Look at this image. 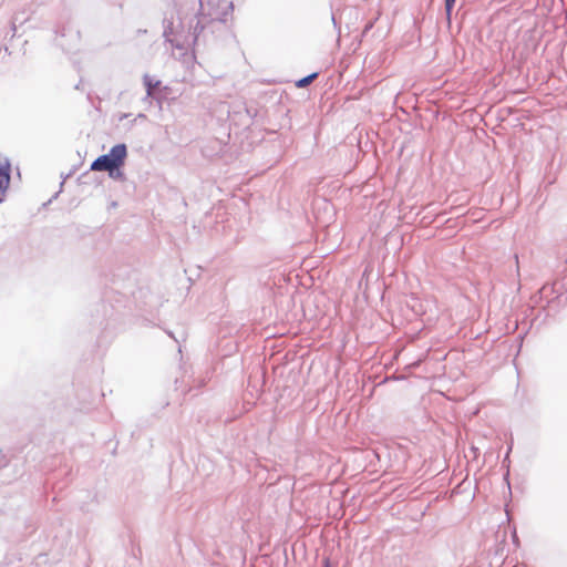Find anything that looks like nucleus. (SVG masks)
I'll list each match as a JSON object with an SVG mask.
<instances>
[{"instance_id":"nucleus-4","label":"nucleus","mask_w":567,"mask_h":567,"mask_svg":"<svg viewBox=\"0 0 567 567\" xmlns=\"http://www.w3.org/2000/svg\"><path fill=\"white\" fill-rule=\"evenodd\" d=\"M455 1L456 0H445V11H446L447 17L451 16V12L454 8Z\"/></svg>"},{"instance_id":"nucleus-5","label":"nucleus","mask_w":567,"mask_h":567,"mask_svg":"<svg viewBox=\"0 0 567 567\" xmlns=\"http://www.w3.org/2000/svg\"><path fill=\"white\" fill-rule=\"evenodd\" d=\"M322 567H331L330 566V561L328 559H326L322 564Z\"/></svg>"},{"instance_id":"nucleus-3","label":"nucleus","mask_w":567,"mask_h":567,"mask_svg":"<svg viewBox=\"0 0 567 567\" xmlns=\"http://www.w3.org/2000/svg\"><path fill=\"white\" fill-rule=\"evenodd\" d=\"M318 76V73H312L306 78H302L296 82V85L298 87H306L309 85Z\"/></svg>"},{"instance_id":"nucleus-2","label":"nucleus","mask_w":567,"mask_h":567,"mask_svg":"<svg viewBox=\"0 0 567 567\" xmlns=\"http://www.w3.org/2000/svg\"><path fill=\"white\" fill-rule=\"evenodd\" d=\"M11 182V164L8 158L0 156V204L4 202Z\"/></svg>"},{"instance_id":"nucleus-1","label":"nucleus","mask_w":567,"mask_h":567,"mask_svg":"<svg viewBox=\"0 0 567 567\" xmlns=\"http://www.w3.org/2000/svg\"><path fill=\"white\" fill-rule=\"evenodd\" d=\"M126 157V145L117 144L111 148L109 154L97 157L91 164V169L94 172H109L112 175L114 169H118L124 165Z\"/></svg>"}]
</instances>
